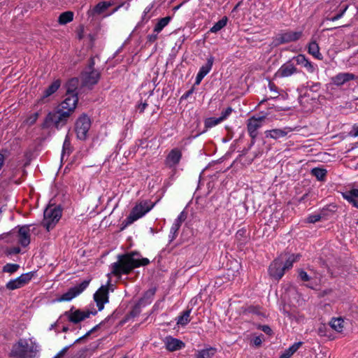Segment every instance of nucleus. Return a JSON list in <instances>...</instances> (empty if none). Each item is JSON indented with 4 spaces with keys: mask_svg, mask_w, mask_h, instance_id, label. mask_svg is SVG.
Instances as JSON below:
<instances>
[{
    "mask_svg": "<svg viewBox=\"0 0 358 358\" xmlns=\"http://www.w3.org/2000/svg\"><path fill=\"white\" fill-rule=\"evenodd\" d=\"M55 325H56L55 324H52L50 329L54 328L55 327Z\"/></svg>",
    "mask_w": 358,
    "mask_h": 358,
    "instance_id": "nucleus-57",
    "label": "nucleus"
},
{
    "mask_svg": "<svg viewBox=\"0 0 358 358\" xmlns=\"http://www.w3.org/2000/svg\"><path fill=\"white\" fill-rule=\"evenodd\" d=\"M301 36V31H287L282 33L276 36L274 43L275 45H280L285 43L296 41L299 40Z\"/></svg>",
    "mask_w": 358,
    "mask_h": 358,
    "instance_id": "nucleus-12",
    "label": "nucleus"
},
{
    "mask_svg": "<svg viewBox=\"0 0 358 358\" xmlns=\"http://www.w3.org/2000/svg\"><path fill=\"white\" fill-rule=\"evenodd\" d=\"M31 225H24L18 227L17 231H13L10 234L6 236V238L13 239L12 242L16 243L18 245L25 248L30 243V227Z\"/></svg>",
    "mask_w": 358,
    "mask_h": 358,
    "instance_id": "nucleus-5",
    "label": "nucleus"
},
{
    "mask_svg": "<svg viewBox=\"0 0 358 358\" xmlns=\"http://www.w3.org/2000/svg\"><path fill=\"white\" fill-rule=\"evenodd\" d=\"M5 157L3 155L0 153V169L3 166V162H4Z\"/></svg>",
    "mask_w": 358,
    "mask_h": 358,
    "instance_id": "nucleus-53",
    "label": "nucleus"
},
{
    "mask_svg": "<svg viewBox=\"0 0 358 358\" xmlns=\"http://www.w3.org/2000/svg\"><path fill=\"white\" fill-rule=\"evenodd\" d=\"M149 263L148 258L141 257L137 252L128 253L118 257L117 262L111 266V273L115 276H121L129 273L134 268L146 266Z\"/></svg>",
    "mask_w": 358,
    "mask_h": 358,
    "instance_id": "nucleus-1",
    "label": "nucleus"
},
{
    "mask_svg": "<svg viewBox=\"0 0 358 358\" xmlns=\"http://www.w3.org/2000/svg\"><path fill=\"white\" fill-rule=\"evenodd\" d=\"M21 251L20 248L19 246H15V247H13V248H11L8 252L10 254H18L20 253Z\"/></svg>",
    "mask_w": 358,
    "mask_h": 358,
    "instance_id": "nucleus-49",
    "label": "nucleus"
},
{
    "mask_svg": "<svg viewBox=\"0 0 358 358\" xmlns=\"http://www.w3.org/2000/svg\"><path fill=\"white\" fill-rule=\"evenodd\" d=\"M299 277L302 281L307 282L310 280V277L303 270L299 271Z\"/></svg>",
    "mask_w": 358,
    "mask_h": 358,
    "instance_id": "nucleus-43",
    "label": "nucleus"
},
{
    "mask_svg": "<svg viewBox=\"0 0 358 358\" xmlns=\"http://www.w3.org/2000/svg\"><path fill=\"white\" fill-rule=\"evenodd\" d=\"M89 282L84 281L80 285L71 287L66 293L63 294L59 299L58 301H69L80 294L88 286Z\"/></svg>",
    "mask_w": 358,
    "mask_h": 358,
    "instance_id": "nucleus-9",
    "label": "nucleus"
},
{
    "mask_svg": "<svg viewBox=\"0 0 358 358\" xmlns=\"http://www.w3.org/2000/svg\"><path fill=\"white\" fill-rule=\"evenodd\" d=\"M190 310H187L183 314L179 316L177 319V324L185 326L190 322Z\"/></svg>",
    "mask_w": 358,
    "mask_h": 358,
    "instance_id": "nucleus-29",
    "label": "nucleus"
},
{
    "mask_svg": "<svg viewBox=\"0 0 358 358\" xmlns=\"http://www.w3.org/2000/svg\"><path fill=\"white\" fill-rule=\"evenodd\" d=\"M308 52L310 55H312L314 57H315V58H317L318 59H322V55L320 52L319 45L315 41H313V42L310 43L309 46H308Z\"/></svg>",
    "mask_w": 358,
    "mask_h": 358,
    "instance_id": "nucleus-27",
    "label": "nucleus"
},
{
    "mask_svg": "<svg viewBox=\"0 0 358 358\" xmlns=\"http://www.w3.org/2000/svg\"><path fill=\"white\" fill-rule=\"evenodd\" d=\"M73 19V13L71 11H67L62 13L59 17V22L61 24H66L71 22Z\"/></svg>",
    "mask_w": 358,
    "mask_h": 358,
    "instance_id": "nucleus-30",
    "label": "nucleus"
},
{
    "mask_svg": "<svg viewBox=\"0 0 358 358\" xmlns=\"http://www.w3.org/2000/svg\"><path fill=\"white\" fill-rule=\"evenodd\" d=\"M301 345V342L294 343L282 354L280 358H290L298 350Z\"/></svg>",
    "mask_w": 358,
    "mask_h": 358,
    "instance_id": "nucleus-25",
    "label": "nucleus"
},
{
    "mask_svg": "<svg viewBox=\"0 0 358 358\" xmlns=\"http://www.w3.org/2000/svg\"><path fill=\"white\" fill-rule=\"evenodd\" d=\"M90 126V120L86 115L81 116L77 120L76 123V132L79 139L84 140L86 138Z\"/></svg>",
    "mask_w": 358,
    "mask_h": 358,
    "instance_id": "nucleus-8",
    "label": "nucleus"
},
{
    "mask_svg": "<svg viewBox=\"0 0 358 358\" xmlns=\"http://www.w3.org/2000/svg\"><path fill=\"white\" fill-rule=\"evenodd\" d=\"M299 259V255H290L288 258L287 259L285 263L284 264L282 268L284 271L287 269H289L292 267L293 264L296 262H297Z\"/></svg>",
    "mask_w": 358,
    "mask_h": 358,
    "instance_id": "nucleus-32",
    "label": "nucleus"
},
{
    "mask_svg": "<svg viewBox=\"0 0 358 358\" xmlns=\"http://www.w3.org/2000/svg\"><path fill=\"white\" fill-rule=\"evenodd\" d=\"M290 131H292V129H290V128H285L283 129H274L266 131L265 134H266V137H267V138L278 139L280 138H282V137L285 136Z\"/></svg>",
    "mask_w": 358,
    "mask_h": 358,
    "instance_id": "nucleus-22",
    "label": "nucleus"
},
{
    "mask_svg": "<svg viewBox=\"0 0 358 358\" xmlns=\"http://www.w3.org/2000/svg\"><path fill=\"white\" fill-rule=\"evenodd\" d=\"M147 106H148V104L146 103H141L138 106V109H139L140 112H143L144 110L146 108Z\"/></svg>",
    "mask_w": 358,
    "mask_h": 358,
    "instance_id": "nucleus-52",
    "label": "nucleus"
},
{
    "mask_svg": "<svg viewBox=\"0 0 358 358\" xmlns=\"http://www.w3.org/2000/svg\"><path fill=\"white\" fill-rule=\"evenodd\" d=\"M33 273H27L22 274L20 276L17 278L18 279V281L20 282V284L22 287L27 285L32 278Z\"/></svg>",
    "mask_w": 358,
    "mask_h": 358,
    "instance_id": "nucleus-35",
    "label": "nucleus"
},
{
    "mask_svg": "<svg viewBox=\"0 0 358 358\" xmlns=\"http://www.w3.org/2000/svg\"><path fill=\"white\" fill-rule=\"evenodd\" d=\"M181 157V151L177 148L173 149L169 153L166 159V163L170 167L175 166L179 163Z\"/></svg>",
    "mask_w": 358,
    "mask_h": 358,
    "instance_id": "nucleus-18",
    "label": "nucleus"
},
{
    "mask_svg": "<svg viewBox=\"0 0 358 358\" xmlns=\"http://www.w3.org/2000/svg\"><path fill=\"white\" fill-rule=\"evenodd\" d=\"M298 72L296 67L290 62H286L282 64L279 69L275 72L274 76L275 78H286L289 77Z\"/></svg>",
    "mask_w": 358,
    "mask_h": 358,
    "instance_id": "nucleus-14",
    "label": "nucleus"
},
{
    "mask_svg": "<svg viewBox=\"0 0 358 358\" xmlns=\"http://www.w3.org/2000/svg\"><path fill=\"white\" fill-rule=\"evenodd\" d=\"M205 76L203 75H202L201 73H200L199 72L197 73L196 75V82H195V84L196 85H199L201 81L202 80V79L204 78Z\"/></svg>",
    "mask_w": 358,
    "mask_h": 358,
    "instance_id": "nucleus-50",
    "label": "nucleus"
},
{
    "mask_svg": "<svg viewBox=\"0 0 358 358\" xmlns=\"http://www.w3.org/2000/svg\"><path fill=\"white\" fill-rule=\"evenodd\" d=\"M214 62L213 57L210 56L207 59V62L199 69V73L206 76L211 70Z\"/></svg>",
    "mask_w": 358,
    "mask_h": 358,
    "instance_id": "nucleus-28",
    "label": "nucleus"
},
{
    "mask_svg": "<svg viewBox=\"0 0 358 358\" xmlns=\"http://www.w3.org/2000/svg\"><path fill=\"white\" fill-rule=\"evenodd\" d=\"M37 345L31 339H21L15 345L10 355L15 358H35Z\"/></svg>",
    "mask_w": 358,
    "mask_h": 358,
    "instance_id": "nucleus-2",
    "label": "nucleus"
},
{
    "mask_svg": "<svg viewBox=\"0 0 358 358\" xmlns=\"http://www.w3.org/2000/svg\"><path fill=\"white\" fill-rule=\"evenodd\" d=\"M170 20V17H165L160 19L155 25L154 28V31L157 34L159 33L164 29V27H165L169 23Z\"/></svg>",
    "mask_w": 358,
    "mask_h": 358,
    "instance_id": "nucleus-31",
    "label": "nucleus"
},
{
    "mask_svg": "<svg viewBox=\"0 0 358 358\" xmlns=\"http://www.w3.org/2000/svg\"><path fill=\"white\" fill-rule=\"evenodd\" d=\"M154 207V203L150 201L144 200L137 203L131 210L126 220L127 224H131L139 218L144 216Z\"/></svg>",
    "mask_w": 358,
    "mask_h": 358,
    "instance_id": "nucleus-4",
    "label": "nucleus"
},
{
    "mask_svg": "<svg viewBox=\"0 0 358 358\" xmlns=\"http://www.w3.org/2000/svg\"><path fill=\"white\" fill-rule=\"evenodd\" d=\"M111 6L109 2L102 1L99 3L93 9L94 13L101 14Z\"/></svg>",
    "mask_w": 358,
    "mask_h": 358,
    "instance_id": "nucleus-33",
    "label": "nucleus"
},
{
    "mask_svg": "<svg viewBox=\"0 0 358 358\" xmlns=\"http://www.w3.org/2000/svg\"><path fill=\"white\" fill-rule=\"evenodd\" d=\"M353 131L355 132V136H358V124L357 125H355L353 127Z\"/></svg>",
    "mask_w": 358,
    "mask_h": 358,
    "instance_id": "nucleus-55",
    "label": "nucleus"
},
{
    "mask_svg": "<svg viewBox=\"0 0 358 358\" xmlns=\"http://www.w3.org/2000/svg\"><path fill=\"white\" fill-rule=\"evenodd\" d=\"M39 114L38 113H34L31 115H30L26 120V123L29 125L34 124L37 119L38 118Z\"/></svg>",
    "mask_w": 358,
    "mask_h": 358,
    "instance_id": "nucleus-40",
    "label": "nucleus"
},
{
    "mask_svg": "<svg viewBox=\"0 0 358 358\" xmlns=\"http://www.w3.org/2000/svg\"><path fill=\"white\" fill-rule=\"evenodd\" d=\"M68 315L69 321L73 323L77 324L86 318H88L91 314V313L88 310L83 311L80 310H76L75 311L70 310L69 312L66 313Z\"/></svg>",
    "mask_w": 358,
    "mask_h": 358,
    "instance_id": "nucleus-15",
    "label": "nucleus"
},
{
    "mask_svg": "<svg viewBox=\"0 0 358 358\" xmlns=\"http://www.w3.org/2000/svg\"><path fill=\"white\" fill-rule=\"evenodd\" d=\"M355 79V76L350 73H341L331 78L333 84L341 86L345 83Z\"/></svg>",
    "mask_w": 358,
    "mask_h": 358,
    "instance_id": "nucleus-20",
    "label": "nucleus"
},
{
    "mask_svg": "<svg viewBox=\"0 0 358 358\" xmlns=\"http://www.w3.org/2000/svg\"><path fill=\"white\" fill-rule=\"evenodd\" d=\"M19 267V265L16 264H7L3 266V271L9 273H13L16 272L18 270Z\"/></svg>",
    "mask_w": 358,
    "mask_h": 358,
    "instance_id": "nucleus-39",
    "label": "nucleus"
},
{
    "mask_svg": "<svg viewBox=\"0 0 358 358\" xmlns=\"http://www.w3.org/2000/svg\"><path fill=\"white\" fill-rule=\"evenodd\" d=\"M78 80L76 78L71 79L67 84V90L69 88L71 90V93H74V90L78 87Z\"/></svg>",
    "mask_w": 358,
    "mask_h": 358,
    "instance_id": "nucleus-41",
    "label": "nucleus"
},
{
    "mask_svg": "<svg viewBox=\"0 0 358 358\" xmlns=\"http://www.w3.org/2000/svg\"><path fill=\"white\" fill-rule=\"evenodd\" d=\"M262 330L267 334H270L271 333V329L268 326H263L262 327Z\"/></svg>",
    "mask_w": 358,
    "mask_h": 358,
    "instance_id": "nucleus-51",
    "label": "nucleus"
},
{
    "mask_svg": "<svg viewBox=\"0 0 358 358\" xmlns=\"http://www.w3.org/2000/svg\"><path fill=\"white\" fill-rule=\"evenodd\" d=\"M215 352L216 349L214 348L203 349L197 352L195 358H212Z\"/></svg>",
    "mask_w": 358,
    "mask_h": 358,
    "instance_id": "nucleus-26",
    "label": "nucleus"
},
{
    "mask_svg": "<svg viewBox=\"0 0 358 358\" xmlns=\"http://www.w3.org/2000/svg\"><path fill=\"white\" fill-rule=\"evenodd\" d=\"M262 343V338L261 336H256L253 339V343L259 346Z\"/></svg>",
    "mask_w": 358,
    "mask_h": 358,
    "instance_id": "nucleus-47",
    "label": "nucleus"
},
{
    "mask_svg": "<svg viewBox=\"0 0 358 358\" xmlns=\"http://www.w3.org/2000/svg\"><path fill=\"white\" fill-rule=\"evenodd\" d=\"M153 8V4L148 5L143 11V17H146V15L149 13Z\"/></svg>",
    "mask_w": 358,
    "mask_h": 358,
    "instance_id": "nucleus-48",
    "label": "nucleus"
},
{
    "mask_svg": "<svg viewBox=\"0 0 358 358\" xmlns=\"http://www.w3.org/2000/svg\"><path fill=\"white\" fill-rule=\"evenodd\" d=\"M265 120L264 116L252 117L248 120V131L252 138H255L257 135V130L259 129Z\"/></svg>",
    "mask_w": 358,
    "mask_h": 358,
    "instance_id": "nucleus-13",
    "label": "nucleus"
},
{
    "mask_svg": "<svg viewBox=\"0 0 358 358\" xmlns=\"http://www.w3.org/2000/svg\"><path fill=\"white\" fill-rule=\"evenodd\" d=\"M94 299L99 310H102L104 304L108 302V289L107 286H101L94 294Z\"/></svg>",
    "mask_w": 358,
    "mask_h": 358,
    "instance_id": "nucleus-11",
    "label": "nucleus"
},
{
    "mask_svg": "<svg viewBox=\"0 0 358 358\" xmlns=\"http://www.w3.org/2000/svg\"><path fill=\"white\" fill-rule=\"evenodd\" d=\"M329 324L337 332H342L344 329V320L341 317L333 318Z\"/></svg>",
    "mask_w": 358,
    "mask_h": 358,
    "instance_id": "nucleus-24",
    "label": "nucleus"
},
{
    "mask_svg": "<svg viewBox=\"0 0 358 358\" xmlns=\"http://www.w3.org/2000/svg\"><path fill=\"white\" fill-rule=\"evenodd\" d=\"M6 286V288L9 290H14L22 287L17 278L10 280L9 282H7Z\"/></svg>",
    "mask_w": 358,
    "mask_h": 358,
    "instance_id": "nucleus-38",
    "label": "nucleus"
},
{
    "mask_svg": "<svg viewBox=\"0 0 358 358\" xmlns=\"http://www.w3.org/2000/svg\"><path fill=\"white\" fill-rule=\"evenodd\" d=\"M69 116L68 112H65L59 108L57 110L48 114L42 127L50 128L54 126L58 129L66 124Z\"/></svg>",
    "mask_w": 358,
    "mask_h": 358,
    "instance_id": "nucleus-3",
    "label": "nucleus"
},
{
    "mask_svg": "<svg viewBox=\"0 0 358 358\" xmlns=\"http://www.w3.org/2000/svg\"><path fill=\"white\" fill-rule=\"evenodd\" d=\"M67 350H68V347L63 348L53 358H63L64 356L65 355Z\"/></svg>",
    "mask_w": 358,
    "mask_h": 358,
    "instance_id": "nucleus-45",
    "label": "nucleus"
},
{
    "mask_svg": "<svg viewBox=\"0 0 358 358\" xmlns=\"http://www.w3.org/2000/svg\"><path fill=\"white\" fill-rule=\"evenodd\" d=\"M59 86L60 82L59 80L53 82L48 88L44 91L43 94L39 101L41 102H45L46 99L54 94L59 89Z\"/></svg>",
    "mask_w": 358,
    "mask_h": 358,
    "instance_id": "nucleus-23",
    "label": "nucleus"
},
{
    "mask_svg": "<svg viewBox=\"0 0 358 358\" xmlns=\"http://www.w3.org/2000/svg\"><path fill=\"white\" fill-rule=\"evenodd\" d=\"M99 73L95 71L92 66L87 67L81 75V79L84 85L90 86L96 84L99 79Z\"/></svg>",
    "mask_w": 358,
    "mask_h": 358,
    "instance_id": "nucleus-10",
    "label": "nucleus"
},
{
    "mask_svg": "<svg viewBox=\"0 0 358 358\" xmlns=\"http://www.w3.org/2000/svg\"><path fill=\"white\" fill-rule=\"evenodd\" d=\"M157 38V34H155V35H150L148 36V39L150 41H155Z\"/></svg>",
    "mask_w": 358,
    "mask_h": 358,
    "instance_id": "nucleus-54",
    "label": "nucleus"
},
{
    "mask_svg": "<svg viewBox=\"0 0 358 358\" xmlns=\"http://www.w3.org/2000/svg\"><path fill=\"white\" fill-rule=\"evenodd\" d=\"M62 211L59 208L49 206L44 211L43 225L48 231L52 229L60 220Z\"/></svg>",
    "mask_w": 358,
    "mask_h": 358,
    "instance_id": "nucleus-6",
    "label": "nucleus"
},
{
    "mask_svg": "<svg viewBox=\"0 0 358 358\" xmlns=\"http://www.w3.org/2000/svg\"><path fill=\"white\" fill-rule=\"evenodd\" d=\"M269 274L275 279L281 278L285 273L280 259L275 260L269 266Z\"/></svg>",
    "mask_w": 358,
    "mask_h": 358,
    "instance_id": "nucleus-16",
    "label": "nucleus"
},
{
    "mask_svg": "<svg viewBox=\"0 0 358 358\" xmlns=\"http://www.w3.org/2000/svg\"><path fill=\"white\" fill-rule=\"evenodd\" d=\"M123 358H127V357H123Z\"/></svg>",
    "mask_w": 358,
    "mask_h": 358,
    "instance_id": "nucleus-58",
    "label": "nucleus"
},
{
    "mask_svg": "<svg viewBox=\"0 0 358 358\" xmlns=\"http://www.w3.org/2000/svg\"><path fill=\"white\" fill-rule=\"evenodd\" d=\"M348 8V6H345V8H343V10L341 12V13H339V14L336 15V16H334V17H332V20L335 21V20L340 19L343 15L345 12L347 10Z\"/></svg>",
    "mask_w": 358,
    "mask_h": 358,
    "instance_id": "nucleus-46",
    "label": "nucleus"
},
{
    "mask_svg": "<svg viewBox=\"0 0 358 358\" xmlns=\"http://www.w3.org/2000/svg\"><path fill=\"white\" fill-rule=\"evenodd\" d=\"M227 22V17H223L220 20H219L217 22H216L210 29V32L212 33H216L220 29H222L224 27L226 26Z\"/></svg>",
    "mask_w": 358,
    "mask_h": 358,
    "instance_id": "nucleus-34",
    "label": "nucleus"
},
{
    "mask_svg": "<svg viewBox=\"0 0 358 358\" xmlns=\"http://www.w3.org/2000/svg\"><path fill=\"white\" fill-rule=\"evenodd\" d=\"M293 59L298 65H301L308 72L313 73L316 70V66L310 62L303 55H299L293 57Z\"/></svg>",
    "mask_w": 358,
    "mask_h": 358,
    "instance_id": "nucleus-17",
    "label": "nucleus"
},
{
    "mask_svg": "<svg viewBox=\"0 0 358 358\" xmlns=\"http://www.w3.org/2000/svg\"><path fill=\"white\" fill-rule=\"evenodd\" d=\"M71 90H66V95L64 101L60 104L59 108L71 115L76 107L78 103V96L75 93H71Z\"/></svg>",
    "mask_w": 358,
    "mask_h": 358,
    "instance_id": "nucleus-7",
    "label": "nucleus"
},
{
    "mask_svg": "<svg viewBox=\"0 0 358 358\" xmlns=\"http://www.w3.org/2000/svg\"><path fill=\"white\" fill-rule=\"evenodd\" d=\"M342 196L354 207L358 208V189H352L342 192Z\"/></svg>",
    "mask_w": 358,
    "mask_h": 358,
    "instance_id": "nucleus-21",
    "label": "nucleus"
},
{
    "mask_svg": "<svg viewBox=\"0 0 358 358\" xmlns=\"http://www.w3.org/2000/svg\"><path fill=\"white\" fill-rule=\"evenodd\" d=\"M320 215H312L307 217V221L309 223H315L320 220Z\"/></svg>",
    "mask_w": 358,
    "mask_h": 358,
    "instance_id": "nucleus-44",
    "label": "nucleus"
},
{
    "mask_svg": "<svg viewBox=\"0 0 358 358\" xmlns=\"http://www.w3.org/2000/svg\"><path fill=\"white\" fill-rule=\"evenodd\" d=\"M233 109L231 107L227 108L224 110H223L221 113V116L220 117L222 121L226 120L232 113Z\"/></svg>",
    "mask_w": 358,
    "mask_h": 358,
    "instance_id": "nucleus-42",
    "label": "nucleus"
},
{
    "mask_svg": "<svg viewBox=\"0 0 358 358\" xmlns=\"http://www.w3.org/2000/svg\"><path fill=\"white\" fill-rule=\"evenodd\" d=\"M166 347L169 351H176L185 347V343L177 338L173 337H166L164 340Z\"/></svg>",
    "mask_w": 358,
    "mask_h": 358,
    "instance_id": "nucleus-19",
    "label": "nucleus"
},
{
    "mask_svg": "<svg viewBox=\"0 0 358 358\" xmlns=\"http://www.w3.org/2000/svg\"><path fill=\"white\" fill-rule=\"evenodd\" d=\"M64 332H66L68 331V327H64L62 329Z\"/></svg>",
    "mask_w": 358,
    "mask_h": 358,
    "instance_id": "nucleus-56",
    "label": "nucleus"
},
{
    "mask_svg": "<svg viewBox=\"0 0 358 358\" xmlns=\"http://www.w3.org/2000/svg\"><path fill=\"white\" fill-rule=\"evenodd\" d=\"M312 173L318 180H322L325 177L327 174V171L323 169L315 168L312 170Z\"/></svg>",
    "mask_w": 358,
    "mask_h": 358,
    "instance_id": "nucleus-37",
    "label": "nucleus"
},
{
    "mask_svg": "<svg viewBox=\"0 0 358 358\" xmlns=\"http://www.w3.org/2000/svg\"><path fill=\"white\" fill-rule=\"evenodd\" d=\"M222 122L220 117H209L205 120V126L208 128H211Z\"/></svg>",
    "mask_w": 358,
    "mask_h": 358,
    "instance_id": "nucleus-36",
    "label": "nucleus"
}]
</instances>
